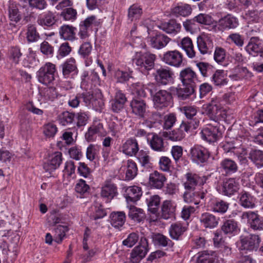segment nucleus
I'll return each instance as SVG.
<instances>
[{
  "mask_svg": "<svg viewBox=\"0 0 263 263\" xmlns=\"http://www.w3.org/2000/svg\"><path fill=\"white\" fill-rule=\"evenodd\" d=\"M8 11L9 18L11 22L17 23L21 20L22 16L18 10V5L13 0L9 1Z\"/></svg>",
  "mask_w": 263,
  "mask_h": 263,
  "instance_id": "c756f323",
  "label": "nucleus"
},
{
  "mask_svg": "<svg viewBox=\"0 0 263 263\" xmlns=\"http://www.w3.org/2000/svg\"><path fill=\"white\" fill-rule=\"evenodd\" d=\"M76 28L72 26L64 25L59 29V35L65 41H73L76 38Z\"/></svg>",
  "mask_w": 263,
  "mask_h": 263,
  "instance_id": "c85d7f7f",
  "label": "nucleus"
},
{
  "mask_svg": "<svg viewBox=\"0 0 263 263\" xmlns=\"http://www.w3.org/2000/svg\"><path fill=\"white\" fill-rule=\"evenodd\" d=\"M96 134L101 136H105L106 133L104 131L103 125L99 121H93L92 124L89 127Z\"/></svg>",
  "mask_w": 263,
  "mask_h": 263,
  "instance_id": "338daca9",
  "label": "nucleus"
},
{
  "mask_svg": "<svg viewBox=\"0 0 263 263\" xmlns=\"http://www.w3.org/2000/svg\"><path fill=\"white\" fill-rule=\"evenodd\" d=\"M81 99H82L86 106L91 105L96 109H101L104 106V102L101 98H96L89 92L80 93Z\"/></svg>",
  "mask_w": 263,
  "mask_h": 263,
  "instance_id": "f3484780",
  "label": "nucleus"
},
{
  "mask_svg": "<svg viewBox=\"0 0 263 263\" xmlns=\"http://www.w3.org/2000/svg\"><path fill=\"white\" fill-rule=\"evenodd\" d=\"M166 180L165 175L157 171L150 174L149 176V185L152 189H161L164 186Z\"/></svg>",
  "mask_w": 263,
  "mask_h": 263,
  "instance_id": "aec40b11",
  "label": "nucleus"
},
{
  "mask_svg": "<svg viewBox=\"0 0 263 263\" xmlns=\"http://www.w3.org/2000/svg\"><path fill=\"white\" fill-rule=\"evenodd\" d=\"M249 158L258 168L263 167V151L258 149L250 152Z\"/></svg>",
  "mask_w": 263,
  "mask_h": 263,
  "instance_id": "ea45409f",
  "label": "nucleus"
},
{
  "mask_svg": "<svg viewBox=\"0 0 263 263\" xmlns=\"http://www.w3.org/2000/svg\"><path fill=\"white\" fill-rule=\"evenodd\" d=\"M176 204L170 200H164L161 206V217L164 219L174 218L175 215Z\"/></svg>",
  "mask_w": 263,
  "mask_h": 263,
  "instance_id": "a211bd4d",
  "label": "nucleus"
},
{
  "mask_svg": "<svg viewBox=\"0 0 263 263\" xmlns=\"http://www.w3.org/2000/svg\"><path fill=\"white\" fill-rule=\"evenodd\" d=\"M117 193V189L115 185L110 182H107L102 187L100 194L101 197L106 202H109Z\"/></svg>",
  "mask_w": 263,
  "mask_h": 263,
  "instance_id": "b1692460",
  "label": "nucleus"
},
{
  "mask_svg": "<svg viewBox=\"0 0 263 263\" xmlns=\"http://www.w3.org/2000/svg\"><path fill=\"white\" fill-rule=\"evenodd\" d=\"M220 167L226 173H235L238 170L237 164L230 159L226 158L220 162Z\"/></svg>",
  "mask_w": 263,
  "mask_h": 263,
  "instance_id": "de8ad7c7",
  "label": "nucleus"
},
{
  "mask_svg": "<svg viewBox=\"0 0 263 263\" xmlns=\"http://www.w3.org/2000/svg\"><path fill=\"white\" fill-rule=\"evenodd\" d=\"M127 201L136 202L139 200L142 194L141 189L137 186H129L126 190Z\"/></svg>",
  "mask_w": 263,
  "mask_h": 263,
  "instance_id": "473e14b6",
  "label": "nucleus"
},
{
  "mask_svg": "<svg viewBox=\"0 0 263 263\" xmlns=\"http://www.w3.org/2000/svg\"><path fill=\"white\" fill-rule=\"evenodd\" d=\"M229 204L223 200L215 201L211 206L212 210L215 212L224 213L227 212Z\"/></svg>",
  "mask_w": 263,
  "mask_h": 263,
  "instance_id": "864d4df0",
  "label": "nucleus"
},
{
  "mask_svg": "<svg viewBox=\"0 0 263 263\" xmlns=\"http://www.w3.org/2000/svg\"><path fill=\"white\" fill-rule=\"evenodd\" d=\"M126 101L125 95L121 90L117 91L114 99L111 101L112 110L115 112L120 111L123 108Z\"/></svg>",
  "mask_w": 263,
  "mask_h": 263,
  "instance_id": "a878e982",
  "label": "nucleus"
},
{
  "mask_svg": "<svg viewBox=\"0 0 263 263\" xmlns=\"http://www.w3.org/2000/svg\"><path fill=\"white\" fill-rule=\"evenodd\" d=\"M206 177L199 175L187 173L185 175V181L183 182L184 188L188 191H193L197 185H203L206 182Z\"/></svg>",
  "mask_w": 263,
  "mask_h": 263,
  "instance_id": "6e6552de",
  "label": "nucleus"
},
{
  "mask_svg": "<svg viewBox=\"0 0 263 263\" xmlns=\"http://www.w3.org/2000/svg\"><path fill=\"white\" fill-rule=\"evenodd\" d=\"M194 21L201 24L210 25L213 24V20L209 15L200 13L194 17Z\"/></svg>",
  "mask_w": 263,
  "mask_h": 263,
  "instance_id": "e2e57ef3",
  "label": "nucleus"
},
{
  "mask_svg": "<svg viewBox=\"0 0 263 263\" xmlns=\"http://www.w3.org/2000/svg\"><path fill=\"white\" fill-rule=\"evenodd\" d=\"M142 13V9L140 6L134 4L128 9V18L130 21H133L139 18Z\"/></svg>",
  "mask_w": 263,
  "mask_h": 263,
  "instance_id": "6e6d98bb",
  "label": "nucleus"
},
{
  "mask_svg": "<svg viewBox=\"0 0 263 263\" xmlns=\"http://www.w3.org/2000/svg\"><path fill=\"white\" fill-rule=\"evenodd\" d=\"M148 210L153 214H156L159 207L160 198L158 195L151 196L146 199Z\"/></svg>",
  "mask_w": 263,
  "mask_h": 263,
  "instance_id": "49530a36",
  "label": "nucleus"
},
{
  "mask_svg": "<svg viewBox=\"0 0 263 263\" xmlns=\"http://www.w3.org/2000/svg\"><path fill=\"white\" fill-rule=\"evenodd\" d=\"M148 252V242L145 237H141L139 245L134 248L130 253V262L139 263L146 255Z\"/></svg>",
  "mask_w": 263,
  "mask_h": 263,
  "instance_id": "0eeeda50",
  "label": "nucleus"
},
{
  "mask_svg": "<svg viewBox=\"0 0 263 263\" xmlns=\"http://www.w3.org/2000/svg\"><path fill=\"white\" fill-rule=\"evenodd\" d=\"M75 115L74 114L65 111L59 116V121L62 125L66 126L73 123Z\"/></svg>",
  "mask_w": 263,
  "mask_h": 263,
  "instance_id": "603ef678",
  "label": "nucleus"
},
{
  "mask_svg": "<svg viewBox=\"0 0 263 263\" xmlns=\"http://www.w3.org/2000/svg\"><path fill=\"white\" fill-rule=\"evenodd\" d=\"M160 28L167 33L175 34L180 31L181 25L176 21L171 20L167 23L162 24Z\"/></svg>",
  "mask_w": 263,
  "mask_h": 263,
  "instance_id": "a19ab883",
  "label": "nucleus"
},
{
  "mask_svg": "<svg viewBox=\"0 0 263 263\" xmlns=\"http://www.w3.org/2000/svg\"><path fill=\"white\" fill-rule=\"evenodd\" d=\"M191 157L193 161L198 163L205 162L210 156V152L202 146H194L190 151Z\"/></svg>",
  "mask_w": 263,
  "mask_h": 263,
  "instance_id": "dca6fc26",
  "label": "nucleus"
},
{
  "mask_svg": "<svg viewBox=\"0 0 263 263\" xmlns=\"http://www.w3.org/2000/svg\"><path fill=\"white\" fill-rule=\"evenodd\" d=\"M152 137L147 139L152 149L157 152L165 151V147L162 138L155 134H152Z\"/></svg>",
  "mask_w": 263,
  "mask_h": 263,
  "instance_id": "7c9ffc66",
  "label": "nucleus"
},
{
  "mask_svg": "<svg viewBox=\"0 0 263 263\" xmlns=\"http://www.w3.org/2000/svg\"><path fill=\"white\" fill-rule=\"evenodd\" d=\"M136 156L138 162L141 166L145 168L152 167L151 158L147 152L141 150Z\"/></svg>",
  "mask_w": 263,
  "mask_h": 263,
  "instance_id": "58836bf2",
  "label": "nucleus"
},
{
  "mask_svg": "<svg viewBox=\"0 0 263 263\" xmlns=\"http://www.w3.org/2000/svg\"><path fill=\"white\" fill-rule=\"evenodd\" d=\"M237 228L236 222L232 220H228L225 221L222 226L221 229L226 234L232 233Z\"/></svg>",
  "mask_w": 263,
  "mask_h": 263,
  "instance_id": "052dcab7",
  "label": "nucleus"
},
{
  "mask_svg": "<svg viewBox=\"0 0 263 263\" xmlns=\"http://www.w3.org/2000/svg\"><path fill=\"white\" fill-rule=\"evenodd\" d=\"M212 81L216 85L221 86L227 83L225 78L224 71L222 70H217L212 76Z\"/></svg>",
  "mask_w": 263,
  "mask_h": 263,
  "instance_id": "3c124183",
  "label": "nucleus"
},
{
  "mask_svg": "<svg viewBox=\"0 0 263 263\" xmlns=\"http://www.w3.org/2000/svg\"><path fill=\"white\" fill-rule=\"evenodd\" d=\"M183 199L184 201L186 203H194L195 205H197L199 203V201L197 200V193L192 192L191 191L184 192Z\"/></svg>",
  "mask_w": 263,
  "mask_h": 263,
  "instance_id": "69168bd1",
  "label": "nucleus"
},
{
  "mask_svg": "<svg viewBox=\"0 0 263 263\" xmlns=\"http://www.w3.org/2000/svg\"><path fill=\"white\" fill-rule=\"evenodd\" d=\"M156 59L155 54L150 53H138L133 59V63L143 72L152 69Z\"/></svg>",
  "mask_w": 263,
  "mask_h": 263,
  "instance_id": "39448f33",
  "label": "nucleus"
},
{
  "mask_svg": "<svg viewBox=\"0 0 263 263\" xmlns=\"http://www.w3.org/2000/svg\"><path fill=\"white\" fill-rule=\"evenodd\" d=\"M192 9L188 4H181L172 9V13L176 16H186L191 14Z\"/></svg>",
  "mask_w": 263,
  "mask_h": 263,
  "instance_id": "37998d69",
  "label": "nucleus"
},
{
  "mask_svg": "<svg viewBox=\"0 0 263 263\" xmlns=\"http://www.w3.org/2000/svg\"><path fill=\"white\" fill-rule=\"evenodd\" d=\"M183 88L177 89L176 94L181 100L186 99L194 92V87L190 85H183Z\"/></svg>",
  "mask_w": 263,
  "mask_h": 263,
  "instance_id": "8fccbe9b",
  "label": "nucleus"
},
{
  "mask_svg": "<svg viewBox=\"0 0 263 263\" xmlns=\"http://www.w3.org/2000/svg\"><path fill=\"white\" fill-rule=\"evenodd\" d=\"M238 25V20L231 14L221 18L218 22V27L221 30L235 28Z\"/></svg>",
  "mask_w": 263,
  "mask_h": 263,
  "instance_id": "5701e85b",
  "label": "nucleus"
},
{
  "mask_svg": "<svg viewBox=\"0 0 263 263\" xmlns=\"http://www.w3.org/2000/svg\"><path fill=\"white\" fill-rule=\"evenodd\" d=\"M122 152L129 156H136L139 151V145L135 138H129L123 144Z\"/></svg>",
  "mask_w": 263,
  "mask_h": 263,
  "instance_id": "4be33fe9",
  "label": "nucleus"
},
{
  "mask_svg": "<svg viewBox=\"0 0 263 263\" xmlns=\"http://www.w3.org/2000/svg\"><path fill=\"white\" fill-rule=\"evenodd\" d=\"M67 231L68 228L66 226H58L54 230V240L58 243H61Z\"/></svg>",
  "mask_w": 263,
  "mask_h": 263,
  "instance_id": "4d7b16f0",
  "label": "nucleus"
},
{
  "mask_svg": "<svg viewBox=\"0 0 263 263\" xmlns=\"http://www.w3.org/2000/svg\"><path fill=\"white\" fill-rule=\"evenodd\" d=\"M93 213L90 214V217L93 220L102 218L106 216V213L102 206L92 207Z\"/></svg>",
  "mask_w": 263,
  "mask_h": 263,
  "instance_id": "774afa93",
  "label": "nucleus"
},
{
  "mask_svg": "<svg viewBox=\"0 0 263 263\" xmlns=\"http://www.w3.org/2000/svg\"><path fill=\"white\" fill-rule=\"evenodd\" d=\"M198 121H183L179 128H176L169 133L168 139L174 141H180L185 136V133L191 129H196L198 126Z\"/></svg>",
  "mask_w": 263,
  "mask_h": 263,
  "instance_id": "7ed1b4c3",
  "label": "nucleus"
},
{
  "mask_svg": "<svg viewBox=\"0 0 263 263\" xmlns=\"http://www.w3.org/2000/svg\"><path fill=\"white\" fill-rule=\"evenodd\" d=\"M174 73L168 67H160L154 73L155 80L159 85H167L174 82Z\"/></svg>",
  "mask_w": 263,
  "mask_h": 263,
  "instance_id": "423d86ee",
  "label": "nucleus"
},
{
  "mask_svg": "<svg viewBox=\"0 0 263 263\" xmlns=\"http://www.w3.org/2000/svg\"><path fill=\"white\" fill-rule=\"evenodd\" d=\"M215 257L216 255L214 252L204 251L200 253L197 263H215Z\"/></svg>",
  "mask_w": 263,
  "mask_h": 263,
  "instance_id": "a18cd8bd",
  "label": "nucleus"
},
{
  "mask_svg": "<svg viewBox=\"0 0 263 263\" xmlns=\"http://www.w3.org/2000/svg\"><path fill=\"white\" fill-rule=\"evenodd\" d=\"M261 45V40L259 37H252L246 47V50L250 54L258 53Z\"/></svg>",
  "mask_w": 263,
  "mask_h": 263,
  "instance_id": "e433bc0d",
  "label": "nucleus"
},
{
  "mask_svg": "<svg viewBox=\"0 0 263 263\" xmlns=\"http://www.w3.org/2000/svg\"><path fill=\"white\" fill-rule=\"evenodd\" d=\"M203 109L204 114L216 122L224 120L227 118L226 111L217 98H213L210 103L204 105Z\"/></svg>",
  "mask_w": 263,
  "mask_h": 263,
  "instance_id": "f257e3e1",
  "label": "nucleus"
},
{
  "mask_svg": "<svg viewBox=\"0 0 263 263\" xmlns=\"http://www.w3.org/2000/svg\"><path fill=\"white\" fill-rule=\"evenodd\" d=\"M27 39L29 42H34L40 39L39 34L36 32V28L34 26H30L27 32Z\"/></svg>",
  "mask_w": 263,
  "mask_h": 263,
  "instance_id": "680f3d73",
  "label": "nucleus"
},
{
  "mask_svg": "<svg viewBox=\"0 0 263 263\" xmlns=\"http://www.w3.org/2000/svg\"><path fill=\"white\" fill-rule=\"evenodd\" d=\"M62 161V153L60 152H55L50 155L48 160L44 163L43 168L46 172L51 173L60 166Z\"/></svg>",
  "mask_w": 263,
  "mask_h": 263,
  "instance_id": "4468645a",
  "label": "nucleus"
},
{
  "mask_svg": "<svg viewBox=\"0 0 263 263\" xmlns=\"http://www.w3.org/2000/svg\"><path fill=\"white\" fill-rule=\"evenodd\" d=\"M92 47L91 43L86 42L82 44L78 50L79 54L84 58H87L91 53Z\"/></svg>",
  "mask_w": 263,
  "mask_h": 263,
  "instance_id": "bf43d9fd",
  "label": "nucleus"
},
{
  "mask_svg": "<svg viewBox=\"0 0 263 263\" xmlns=\"http://www.w3.org/2000/svg\"><path fill=\"white\" fill-rule=\"evenodd\" d=\"M130 106L134 114L141 118H144L147 106L144 100L140 98L134 99L130 102Z\"/></svg>",
  "mask_w": 263,
  "mask_h": 263,
  "instance_id": "393cba45",
  "label": "nucleus"
},
{
  "mask_svg": "<svg viewBox=\"0 0 263 263\" xmlns=\"http://www.w3.org/2000/svg\"><path fill=\"white\" fill-rule=\"evenodd\" d=\"M58 132L56 125L53 122H49L43 126V133L46 137H53Z\"/></svg>",
  "mask_w": 263,
  "mask_h": 263,
  "instance_id": "13d9d810",
  "label": "nucleus"
},
{
  "mask_svg": "<svg viewBox=\"0 0 263 263\" xmlns=\"http://www.w3.org/2000/svg\"><path fill=\"white\" fill-rule=\"evenodd\" d=\"M260 241V238L258 235H241L237 242V247L240 251L247 253V252L256 250Z\"/></svg>",
  "mask_w": 263,
  "mask_h": 263,
  "instance_id": "f03ea898",
  "label": "nucleus"
},
{
  "mask_svg": "<svg viewBox=\"0 0 263 263\" xmlns=\"http://www.w3.org/2000/svg\"><path fill=\"white\" fill-rule=\"evenodd\" d=\"M138 168L136 163L132 160H128L126 163L125 178L126 180H132L137 175Z\"/></svg>",
  "mask_w": 263,
  "mask_h": 263,
  "instance_id": "c03bdc74",
  "label": "nucleus"
},
{
  "mask_svg": "<svg viewBox=\"0 0 263 263\" xmlns=\"http://www.w3.org/2000/svg\"><path fill=\"white\" fill-rule=\"evenodd\" d=\"M197 44L201 54L210 53L212 51L214 47L213 39L209 35L203 34L198 37Z\"/></svg>",
  "mask_w": 263,
  "mask_h": 263,
  "instance_id": "f8f14e48",
  "label": "nucleus"
},
{
  "mask_svg": "<svg viewBox=\"0 0 263 263\" xmlns=\"http://www.w3.org/2000/svg\"><path fill=\"white\" fill-rule=\"evenodd\" d=\"M170 39L163 34H157L148 38V41L151 46L157 49H160L165 47L169 43Z\"/></svg>",
  "mask_w": 263,
  "mask_h": 263,
  "instance_id": "412c9836",
  "label": "nucleus"
},
{
  "mask_svg": "<svg viewBox=\"0 0 263 263\" xmlns=\"http://www.w3.org/2000/svg\"><path fill=\"white\" fill-rule=\"evenodd\" d=\"M239 184L233 178L226 181L222 186V192L225 195L231 196L238 190Z\"/></svg>",
  "mask_w": 263,
  "mask_h": 263,
  "instance_id": "c9c22d12",
  "label": "nucleus"
},
{
  "mask_svg": "<svg viewBox=\"0 0 263 263\" xmlns=\"http://www.w3.org/2000/svg\"><path fill=\"white\" fill-rule=\"evenodd\" d=\"M138 239V234L132 233L128 235L126 239L123 241L122 244L128 248H131L137 242Z\"/></svg>",
  "mask_w": 263,
  "mask_h": 263,
  "instance_id": "0e129e2a",
  "label": "nucleus"
},
{
  "mask_svg": "<svg viewBox=\"0 0 263 263\" xmlns=\"http://www.w3.org/2000/svg\"><path fill=\"white\" fill-rule=\"evenodd\" d=\"M153 240L155 243L163 247H172L173 245V243L169 238L159 233L156 234L153 236Z\"/></svg>",
  "mask_w": 263,
  "mask_h": 263,
  "instance_id": "5fc2aeb1",
  "label": "nucleus"
},
{
  "mask_svg": "<svg viewBox=\"0 0 263 263\" xmlns=\"http://www.w3.org/2000/svg\"><path fill=\"white\" fill-rule=\"evenodd\" d=\"M201 137L209 143L216 142L219 138L221 134L216 125H209L201 132Z\"/></svg>",
  "mask_w": 263,
  "mask_h": 263,
  "instance_id": "2eb2a0df",
  "label": "nucleus"
},
{
  "mask_svg": "<svg viewBox=\"0 0 263 263\" xmlns=\"http://www.w3.org/2000/svg\"><path fill=\"white\" fill-rule=\"evenodd\" d=\"M56 22L54 14L50 11L48 12L43 17L37 20V23L41 26H51Z\"/></svg>",
  "mask_w": 263,
  "mask_h": 263,
  "instance_id": "09e8293b",
  "label": "nucleus"
},
{
  "mask_svg": "<svg viewBox=\"0 0 263 263\" xmlns=\"http://www.w3.org/2000/svg\"><path fill=\"white\" fill-rule=\"evenodd\" d=\"M55 65L51 63H46L37 71L36 76L38 81L43 84H51L55 80Z\"/></svg>",
  "mask_w": 263,
  "mask_h": 263,
  "instance_id": "20e7f679",
  "label": "nucleus"
},
{
  "mask_svg": "<svg viewBox=\"0 0 263 263\" xmlns=\"http://www.w3.org/2000/svg\"><path fill=\"white\" fill-rule=\"evenodd\" d=\"M62 73L64 78H68L70 74L77 70L76 60L73 58L67 59L62 65Z\"/></svg>",
  "mask_w": 263,
  "mask_h": 263,
  "instance_id": "2f4dec72",
  "label": "nucleus"
},
{
  "mask_svg": "<svg viewBox=\"0 0 263 263\" xmlns=\"http://www.w3.org/2000/svg\"><path fill=\"white\" fill-rule=\"evenodd\" d=\"M229 144H226L223 145L225 149L228 152H230L232 149H234L233 152L235 155H236L238 158V159L239 160L241 164H246L247 163L248 160L246 157L247 151L243 148L238 147L237 148H235L234 147H228Z\"/></svg>",
  "mask_w": 263,
  "mask_h": 263,
  "instance_id": "79ce46f5",
  "label": "nucleus"
},
{
  "mask_svg": "<svg viewBox=\"0 0 263 263\" xmlns=\"http://www.w3.org/2000/svg\"><path fill=\"white\" fill-rule=\"evenodd\" d=\"M162 61L171 66L180 67L182 64L183 55L177 50L168 51L164 53Z\"/></svg>",
  "mask_w": 263,
  "mask_h": 263,
  "instance_id": "9d476101",
  "label": "nucleus"
},
{
  "mask_svg": "<svg viewBox=\"0 0 263 263\" xmlns=\"http://www.w3.org/2000/svg\"><path fill=\"white\" fill-rule=\"evenodd\" d=\"M128 217L133 221L140 222L145 218L143 210L135 206H130L129 208Z\"/></svg>",
  "mask_w": 263,
  "mask_h": 263,
  "instance_id": "4c0bfd02",
  "label": "nucleus"
},
{
  "mask_svg": "<svg viewBox=\"0 0 263 263\" xmlns=\"http://www.w3.org/2000/svg\"><path fill=\"white\" fill-rule=\"evenodd\" d=\"M241 219H247L250 224L251 228L254 230H263V219L256 212H244L241 215Z\"/></svg>",
  "mask_w": 263,
  "mask_h": 263,
  "instance_id": "1a4fd4ad",
  "label": "nucleus"
},
{
  "mask_svg": "<svg viewBox=\"0 0 263 263\" xmlns=\"http://www.w3.org/2000/svg\"><path fill=\"white\" fill-rule=\"evenodd\" d=\"M187 230L185 225L177 222L172 223L169 228L170 237L175 240H179L180 237Z\"/></svg>",
  "mask_w": 263,
  "mask_h": 263,
  "instance_id": "cd10ccee",
  "label": "nucleus"
},
{
  "mask_svg": "<svg viewBox=\"0 0 263 263\" xmlns=\"http://www.w3.org/2000/svg\"><path fill=\"white\" fill-rule=\"evenodd\" d=\"M239 204L245 209H253L256 206V198L249 192L242 191L238 196Z\"/></svg>",
  "mask_w": 263,
  "mask_h": 263,
  "instance_id": "6ab92c4d",
  "label": "nucleus"
},
{
  "mask_svg": "<svg viewBox=\"0 0 263 263\" xmlns=\"http://www.w3.org/2000/svg\"><path fill=\"white\" fill-rule=\"evenodd\" d=\"M179 79L183 85H190L193 87L198 81L197 74L190 67L185 68L180 72Z\"/></svg>",
  "mask_w": 263,
  "mask_h": 263,
  "instance_id": "ddd939ff",
  "label": "nucleus"
},
{
  "mask_svg": "<svg viewBox=\"0 0 263 263\" xmlns=\"http://www.w3.org/2000/svg\"><path fill=\"white\" fill-rule=\"evenodd\" d=\"M171 99V94L165 90H158L153 97L154 106L158 109L167 106Z\"/></svg>",
  "mask_w": 263,
  "mask_h": 263,
  "instance_id": "9b49d317",
  "label": "nucleus"
},
{
  "mask_svg": "<svg viewBox=\"0 0 263 263\" xmlns=\"http://www.w3.org/2000/svg\"><path fill=\"white\" fill-rule=\"evenodd\" d=\"M180 46L185 51L190 58H193L196 55V52L192 40L189 37L183 38L180 42Z\"/></svg>",
  "mask_w": 263,
  "mask_h": 263,
  "instance_id": "72a5a7b5",
  "label": "nucleus"
},
{
  "mask_svg": "<svg viewBox=\"0 0 263 263\" xmlns=\"http://www.w3.org/2000/svg\"><path fill=\"white\" fill-rule=\"evenodd\" d=\"M218 218L208 212L202 214L200 217V223L205 228H214L218 225Z\"/></svg>",
  "mask_w": 263,
  "mask_h": 263,
  "instance_id": "bb28decb",
  "label": "nucleus"
},
{
  "mask_svg": "<svg viewBox=\"0 0 263 263\" xmlns=\"http://www.w3.org/2000/svg\"><path fill=\"white\" fill-rule=\"evenodd\" d=\"M125 217L123 212H112L110 216L111 224L116 228H119L124 224Z\"/></svg>",
  "mask_w": 263,
  "mask_h": 263,
  "instance_id": "f704fd0d",
  "label": "nucleus"
}]
</instances>
